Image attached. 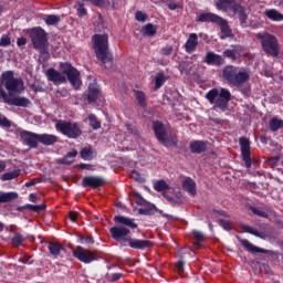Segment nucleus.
Segmentation results:
<instances>
[{"mask_svg": "<svg viewBox=\"0 0 283 283\" xmlns=\"http://www.w3.org/2000/svg\"><path fill=\"white\" fill-rule=\"evenodd\" d=\"M81 244H94V238L92 237H82L80 239Z\"/></svg>", "mask_w": 283, "mask_h": 283, "instance_id": "obj_53", "label": "nucleus"}, {"mask_svg": "<svg viewBox=\"0 0 283 283\" xmlns=\"http://www.w3.org/2000/svg\"><path fill=\"white\" fill-rule=\"evenodd\" d=\"M9 105H14L15 107H30V99L21 96L10 97Z\"/></svg>", "mask_w": 283, "mask_h": 283, "instance_id": "obj_26", "label": "nucleus"}, {"mask_svg": "<svg viewBox=\"0 0 283 283\" xmlns=\"http://www.w3.org/2000/svg\"><path fill=\"white\" fill-rule=\"evenodd\" d=\"M238 70H239L238 66H233V65L224 66L222 70V76L224 81H228L231 84V82L235 77Z\"/></svg>", "mask_w": 283, "mask_h": 283, "instance_id": "obj_21", "label": "nucleus"}, {"mask_svg": "<svg viewBox=\"0 0 283 283\" xmlns=\"http://www.w3.org/2000/svg\"><path fill=\"white\" fill-rule=\"evenodd\" d=\"M10 122L4 116H0V127H10Z\"/></svg>", "mask_w": 283, "mask_h": 283, "instance_id": "obj_56", "label": "nucleus"}, {"mask_svg": "<svg viewBox=\"0 0 283 283\" xmlns=\"http://www.w3.org/2000/svg\"><path fill=\"white\" fill-rule=\"evenodd\" d=\"M264 14L270 21L280 22L283 21V14L277 11V9H268Z\"/></svg>", "mask_w": 283, "mask_h": 283, "instance_id": "obj_27", "label": "nucleus"}, {"mask_svg": "<svg viewBox=\"0 0 283 283\" xmlns=\"http://www.w3.org/2000/svg\"><path fill=\"white\" fill-rule=\"evenodd\" d=\"M167 77L163 73H158L155 78V90H160L161 85H165Z\"/></svg>", "mask_w": 283, "mask_h": 283, "instance_id": "obj_39", "label": "nucleus"}, {"mask_svg": "<svg viewBox=\"0 0 283 283\" xmlns=\"http://www.w3.org/2000/svg\"><path fill=\"white\" fill-rule=\"evenodd\" d=\"M127 129L129 132V134L133 135V138L136 140L137 145H143V143H145V139H143V137H140V132H138V129L134 128V126L132 125H127Z\"/></svg>", "mask_w": 283, "mask_h": 283, "instance_id": "obj_34", "label": "nucleus"}, {"mask_svg": "<svg viewBox=\"0 0 283 283\" xmlns=\"http://www.w3.org/2000/svg\"><path fill=\"white\" fill-rule=\"evenodd\" d=\"M177 266V272L179 273V275H182L185 273V261L179 260L176 264Z\"/></svg>", "mask_w": 283, "mask_h": 283, "instance_id": "obj_52", "label": "nucleus"}, {"mask_svg": "<svg viewBox=\"0 0 283 283\" xmlns=\"http://www.w3.org/2000/svg\"><path fill=\"white\" fill-rule=\"evenodd\" d=\"M169 10H178V8H180V4L176 3V2H170L168 4Z\"/></svg>", "mask_w": 283, "mask_h": 283, "instance_id": "obj_62", "label": "nucleus"}, {"mask_svg": "<svg viewBox=\"0 0 283 283\" xmlns=\"http://www.w3.org/2000/svg\"><path fill=\"white\" fill-rule=\"evenodd\" d=\"M157 30L156 25L148 23L142 28V34H144V36H154Z\"/></svg>", "mask_w": 283, "mask_h": 283, "instance_id": "obj_35", "label": "nucleus"}, {"mask_svg": "<svg viewBox=\"0 0 283 283\" xmlns=\"http://www.w3.org/2000/svg\"><path fill=\"white\" fill-rule=\"evenodd\" d=\"M80 155L83 160H94L96 158V150L91 146H86L81 150Z\"/></svg>", "mask_w": 283, "mask_h": 283, "instance_id": "obj_28", "label": "nucleus"}, {"mask_svg": "<svg viewBox=\"0 0 283 283\" xmlns=\"http://www.w3.org/2000/svg\"><path fill=\"white\" fill-rule=\"evenodd\" d=\"M136 101L140 107H146L147 106V99L145 98V93L140 91L135 92Z\"/></svg>", "mask_w": 283, "mask_h": 283, "instance_id": "obj_41", "label": "nucleus"}, {"mask_svg": "<svg viewBox=\"0 0 283 283\" xmlns=\"http://www.w3.org/2000/svg\"><path fill=\"white\" fill-rule=\"evenodd\" d=\"M104 184H105V179H103V177L87 176V177H84L82 180L83 187H91L92 189H97V187H103Z\"/></svg>", "mask_w": 283, "mask_h": 283, "instance_id": "obj_16", "label": "nucleus"}, {"mask_svg": "<svg viewBox=\"0 0 283 283\" xmlns=\"http://www.w3.org/2000/svg\"><path fill=\"white\" fill-rule=\"evenodd\" d=\"M93 45L95 54L102 66L105 70H112L114 61L112 60V53H109V38L107 34H95L93 35Z\"/></svg>", "mask_w": 283, "mask_h": 283, "instance_id": "obj_2", "label": "nucleus"}, {"mask_svg": "<svg viewBox=\"0 0 283 283\" xmlns=\"http://www.w3.org/2000/svg\"><path fill=\"white\" fill-rule=\"evenodd\" d=\"M61 21L60 15L50 14L45 18L46 25H56Z\"/></svg>", "mask_w": 283, "mask_h": 283, "instance_id": "obj_43", "label": "nucleus"}, {"mask_svg": "<svg viewBox=\"0 0 283 283\" xmlns=\"http://www.w3.org/2000/svg\"><path fill=\"white\" fill-rule=\"evenodd\" d=\"M11 41H10V36L3 34L0 39V48H8V45H10Z\"/></svg>", "mask_w": 283, "mask_h": 283, "instance_id": "obj_50", "label": "nucleus"}, {"mask_svg": "<svg viewBox=\"0 0 283 283\" xmlns=\"http://www.w3.org/2000/svg\"><path fill=\"white\" fill-rule=\"evenodd\" d=\"M182 187L185 189V191H187V193H189V196H196L198 193V191L196 190V181H193V179L187 177L184 181H182Z\"/></svg>", "mask_w": 283, "mask_h": 283, "instance_id": "obj_23", "label": "nucleus"}, {"mask_svg": "<svg viewBox=\"0 0 283 283\" xmlns=\"http://www.w3.org/2000/svg\"><path fill=\"white\" fill-rule=\"evenodd\" d=\"M221 21L217 22V25L220 27L221 30V39H227V36H231V28L229 27V22L223 18H220Z\"/></svg>", "mask_w": 283, "mask_h": 283, "instance_id": "obj_29", "label": "nucleus"}, {"mask_svg": "<svg viewBox=\"0 0 283 283\" xmlns=\"http://www.w3.org/2000/svg\"><path fill=\"white\" fill-rule=\"evenodd\" d=\"M155 191H166V189H169V186L165 180H159L154 185Z\"/></svg>", "mask_w": 283, "mask_h": 283, "instance_id": "obj_45", "label": "nucleus"}, {"mask_svg": "<svg viewBox=\"0 0 283 283\" xmlns=\"http://www.w3.org/2000/svg\"><path fill=\"white\" fill-rule=\"evenodd\" d=\"M81 169H86L87 171H93L94 170V166L90 165V164H82Z\"/></svg>", "mask_w": 283, "mask_h": 283, "instance_id": "obj_59", "label": "nucleus"}, {"mask_svg": "<svg viewBox=\"0 0 283 283\" xmlns=\"http://www.w3.org/2000/svg\"><path fill=\"white\" fill-rule=\"evenodd\" d=\"M239 145L247 169H251V142L247 137H240Z\"/></svg>", "mask_w": 283, "mask_h": 283, "instance_id": "obj_11", "label": "nucleus"}, {"mask_svg": "<svg viewBox=\"0 0 283 283\" xmlns=\"http://www.w3.org/2000/svg\"><path fill=\"white\" fill-rule=\"evenodd\" d=\"M250 76L251 75L249 74V71H247L245 69L238 70L230 85H232L233 87H242V85H244V83L249 81Z\"/></svg>", "mask_w": 283, "mask_h": 283, "instance_id": "obj_15", "label": "nucleus"}, {"mask_svg": "<svg viewBox=\"0 0 283 283\" xmlns=\"http://www.w3.org/2000/svg\"><path fill=\"white\" fill-rule=\"evenodd\" d=\"M24 209H30V211H43L45 209V205H24Z\"/></svg>", "mask_w": 283, "mask_h": 283, "instance_id": "obj_46", "label": "nucleus"}, {"mask_svg": "<svg viewBox=\"0 0 283 283\" xmlns=\"http://www.w3.org/2000/svg\"><path fill=\"white\" fill-rule=\"evenodd\" d=\"M20 136L25 145H28V147H31V149H36L39 147V134L23 130L20 133Z\"/></svg>", "mask_w": 283, "mask_h": 283, "instance_id": "obj_14", "label": "nucleus"}, {"mask_svg": "<svg viewBox=\"0 0 283 283\" xmlns=\"http://www.w3.org/2000/svg\"><path fill=\"white\" fill-rule=\"evenodd\" d=\"M197 48H198V34L190 33L185 43V50L187 54H192V52H196Z\"/></svg>", "mask_w": 283, "mask_h": 283, "instance_id": "obj_19", "label": "nucleus"}, {"mask_svg": "<svg viewBox=\"0 0 283 283\" xmlns=\"http://www.w3.org/2000/svg\"><path fill=\"white\" fill-rule=\"evenodd\" d=\"M23 241H24L23 235L17 233L12 239V244H14V247H19Z\"/></svg>", "mask_w": 283, "mask_h": 283, "instance_id": "obj_51", "label": "nucleus"}, {"mask_svg": "<svg viewBox=\"0 0 283 283\" xmlns=\"http://www.w3.org/2000/svg\"><path fill=\"white\" fill-rule=\"evenodd\" d=\"M48 249L51 255H61V251H63V245L59 243H49Z\"/></svg>", "mask_w": 283, "mask_h": 283, "instance_id": "obj_37", "label": "nucleus"}, {"mask_svg": "<svg viewBox=\"0 0 283 283\" xmlns=\"http://www.w3.org/2000/svg\"><path fill=\"white\" fill-rule=\"evenodd\" d=\"M2 81L8 92H17L21 94L23 92V81L21 78H14V72L6 71L2 73Z\"/></svg>", "mask_w": 283, "mask_h": 283, "instance_id": "obj_9", "label": "nucleus"}, {"mask_svg": "<svg viewBox=\"0 0 283 283\" xmlns=\"http://www.w3.org/2000/svg\"><path fill=\"white\" fill-rule=\"evenodd\" d=\"M241 229H243V231L245 233H250V235H255V238H260L261 240H266V233L260 232V231H258L256 229H253L250 226L241 224Z\"/></svg>", "mask_w": 283, "mask_h": 283, "instance_id": "obj_31", "label": "nucleus"}, {"mask_svg": "<svg viewBox=\"0 0 283 283\" xmlns=\"http://www.w3.org/2000/svg\"><path fill=\"white\" fill-rule=\"evenodd\" d=\"M114 222L119 226H115L109 229L111 238L118 242L120 247H127L130 240V231L129 229H137L138 224L134 221V219L125 216H115Z\"/></svg>", "mask_w": 283, "mask_h": 283, "instance_id": "obj_1", "label": "nucleus"}, {"mask_svg": "<svg viewBox=\"0 0 283 283\" xmlns=\"http://www.w3.org/2000/svg\"><path fill=\"white\" fill-rule=\"evenodd\" d=\"M240 243L242 244V247L245 248V250L249 251V253H264V249H261V248H258V247L253 245V243H251L247 239H241Z\"/></svg>", "mask_w": 283, "mask_h": 283, "instance_id": "obj_30", "label": "nucleus"}, {"mask_svg": "<svg viewBox=\"0 0 283 283\" xmlns=\"http://www.w3.org/2000/svg\"><path fill=\"white\" fill-rule=\"evenodd\" d=\"M256 39L261 40L263 52L270 54V56H277L280 54V45L277 44V38L270 33H258Z\"/></svg>", "mask_w": 283, "mask_h": 283, "instance_id": "obj_7", "label": "nucleus"}, {"mask_svg": "<svg viewBox=\"0 0 283 283\" xmlns=\"http://www.w3.org/2000/svg\"><path fill=\"white\" fill-rule=\"evenodd\" d=\"M19 176H21V170L17 169V170L3 174L0 178L3 182H6L8 180H14V178H19Z\"/></svg>", "mask_w": 283, "mask_h": 283, "instance_id": "obj_36", "label": "nucleus"}, {"mask_svg": "<svg viewBox=\"0 0 283 283\" xmlns=\"http://www.w3.org/2000/svg\"><path fill=\"white\" fill-rule=\"evenodd\" d=\"M250 211H252L254 216H259V218H269V214L265 211H262L255 207H251Z\"/></svg>", "mask_w": 283, "mask_h": 283, "instance_id": "obj_48", "label": "nucleus"}, {"mask_svg": "<svg viewBox=\"0 0 283 283\" xmlns=\"http://www.w3.org/2000/svg\"><path fill=\"white\" fill-rule=\"evenodd\" d=\"M190 151L192 154H203V151H207V143L202 140H195L190 143Z\"/></svg>", "mask_w": 283, "mask_h": 283, "instance_id": "obj_25", "label": "nucleus"}, {"mask_svg": "<svg viewBox=\"0 0 283 283\" xmlns=\"http://www.w3.org/2000/svg\"><path fill=\"white\" fill-rule=\"evenodd\" d=\"M218 10H222L223 12H228L231 14V17H235V14H239V21L241 25L244 28L247 27V19H249V15L247 14V10H244V7L238 4L233 0H219L216 3Z\"/></svg>", "mask_w": 283, "mask_h": 283, "instance_id": "obj_4", "label": "nucleus"}, {"mask_svg": "<svg viewBox=\"0 0 283 283\" xmlns=\"http://www.w3.org/2000/svg\"><path fill=\"white\" fill-rule=\"evenodd\" d=\"M76 156H78V151L73 149V150L69 151L65 157H63L62 163L64 165H72V163H74V158H76Z\"/></svg>", "mask_w": 283, "mask_h": 283, "instance_id": "obj_38", "label": "nucleus"}, {"mask_svg": "<svg viewBox=\"0 0 283 283\" xmlns=\"http://www.w3.org/2000/svg\"><path fill=\"white\" fill-rule=\"evenodd\" d=\"M163 52H164V54H165L166 56H169V55H171V53L174 52V48H171V46L164 48V49H163Z\"/></svg>", "mask_w": 283, "mask_h": 283, "instance_id": "obj_58", "label": "nucleus"}, {"mask_svg": "<svg viewBox=\"0 0 283 283\" xmlns=\"http://www.w3.org/2000/svg\"><path fill=\"white\" fill-rule=\"evenodd\" d=\"M221 18L222 17L216 13L207 12L199 14L198 21H200L201 23H219V21H221Z\"/></svg>", "mask_w": 283, "mask_h": 283, "instance_id": "obj_20", "label": "nucleus"}, {"mask_svg": "<svg viewBox=\"0 0 283 283\" xmlns=\"http://www.w3.org/2000/svg\"><path fill=\"white\" fill-rule=\"evenodd\" d=\"M60 70L62 74H65V76H67L69 82L74 87V90H78V87L83 85V82L81 81V73L78 72V70L74 69L72 64L62 63L60 64Z\"/></svg>", "mask_w": 283, "mask_h": 283, "instance_id": "obj_10", "label": "nucleus"}, {"mask_svg": "<svg viewBox=\"0 0 283 283\" xmlns=\"http://www.w3.org/2000/svg\"><path fill=\"white\" fill-rule=\"evenodd\" d=\"M25 43H27L25 38H19L17 40V44L19 45V48H21V45H25Z\"/></svg>", "mask_w": 283, "mask_h": 283, "instance_id": "obj_64", "label": "nucleus"}, {"mask_svg": "<svg viewBox=\"0 0 283 283\" xmlns=\"http://www.w3.org/2000/svg\"><path fill=\"white\" fill-rule=\"evenodd\" d=\"M127 247H130V249H135L137 251H147V249H151V247H154V242L130 237Z\"/></svg>", "mask_w": 283, "mask_h": 283, "instance_id": "obj_13", "label": "nucleus"}, {"mask_svg": "<svg viewBox=\"0 0 283 283\" xmlns=\"http://www.w3.org/2000/svg\"><path fill=\"white\" fill-rule=\"evenodd\" d=\"M55 129L66 138L76 139L83 134V125L81 123L59 119L55 122Z\"/></svg>", "mask_w": 283, "mask_h": 283, "instance_id": "obj_5", "label": "nucleus"}, {"mask_svg": "<svg viewBox=\"0 0 283 283\" xmlns=\"http://www.w3.org/2000/svg\"><path fill=\"white\" fill-rule=\"evenodd\" d=\"M76 8L78 17H85V14H87V9H85V4L83 2H77Z\"/></svg>", "mask_w": 283, "mask_h": 283, "instance_id": "obj_47", "label": "nucleus"}, {"mask_svg": "<svg viewBox=\"0 0 283 283\" xmlns=\"http://www.w3.org/2000/svg\"><path fill=\"white\" fill-rule=\"evenodd\" d=\"M242 48L235 46L234 49H228L223 52V56L231 59L232 61H238L242 56Z\"/></svg>", "mask_w": 283, "mask_h": 283, "instance_id": "obj_24", "label": "nucleus"}, {"mask_svg": "<svg viewBox=\"0 0 283 283\" xmlns=\"http://www.w3.org/2000/svg\"><path fill=\"white\" fill-rule=\"evenodd\" d=\"M207 101L213 105V109L218 108L221 112L229 109V101H231V92L228 88H212L206 94Z\"/></svg>", "mask_w": 283, "mask_h": 283, "instance_id": "obj_3", "label": "nucleus"}, {"mask_svg": "<svg viewBox=\"0 0 283 283\" xmlns=\"http://www.w3.org/2000/svg\"><path fill=\"white\" fill-rule=\"evenodd\" d=\"M203 63H207V65H217V66L224 65V57L213 52H208L203 57Z\"/></svg>", "mask_w": 283, "mask_h": 283, "instance_id": "obj_18", "label": "nucleus"}, {"mask_svg": "<svg viewBox=\"0 0 283 283\" xmlns=\"http://www.w3.org/2000/svg\"><path fill=\"white\" fill-rule=\"evenodd\" d=\"M17 198H19L17 192H0V203L12 202Z\"/></svg>", "mask_w": 283, "mask_h": 283, "instance_id": "obj_33", "label": "nucleus"}, {"mask_svg": "<svg viewBox=\"0 0 283 283\" xmlns=\"http://www.w3.org/2000/svg\"><path fill=\"white\" fill-rule=\"evenodd\" d=\"M46 76L49 81L54 83V85H61L62 83H65V81H67V78L65 77V75H63V73L54 69H49L46 71Z\"/></svg>", "mask_w": 283, "mask_h": 283, "instance_id": "obj_17", "label": "nucleus"}, {"mask_svg": "<svg viewBox=\"0 0 283 283\" xmlns=\"http://www.w3.org/2000/svg\"><path fill=\"white\" fill-rule=\"evenodd\" d=\"M69 216L72 222H76V219L78 218V213H76L75 211H71Z\"/></svg>", "mask_w": 283, "mask_h": 283, "instance_id": "obj_61", "label": "nucleus"}, {"mask_svg": "<svg viewBox=\"0 0 283 283\" xmlns=\"http://www.w3.org/2000/svg\"><path fill=\"white\" fill-rule=\"evenodd\" d=\"M153 129L156 135L157 140L165 145V147H174L178 145V139L176 138V134L171 133L167 134V126H165L160 122L153 123Z\"/></svg>", "mask_w": 283, "mask_h": 283, "instance_id": "obj_6", "label": "nucleus"}, {"mask_svg": "<svg viewBox=\"0 0 283 283\" xmlns=\"http://www.w3.org/2000/svg\"><path fill=\"white\" fill-rule=\"evenodd\" d=\"M31 43L34 50H38L40 54H48V34L41 28H34L31 30Z\"/></svg>", "mask_w": 283, "mask_h": 283, "instance_id": "obj_8", "label": "nucleus"}, {"mask_svg": "<svg viewBox=\"0 0 283 283\" xmlns=\"http://www.w3.org/2000/svg\"><path fill=\"white\" fill-rule=\"evenodd\" d=\"M96 98H98V88L96 87V84H90L87 101L88 103H95Z\"/></svg>", "mask_w": 283, "mask_h": 283, "instance_id": "obj_32", "label": "nucleus"}, {"mask_svg": "<svg viewBox=\"0 0 283 283\" xmlns=\"http://www.w3.org/2000/svg\"><path fill=\"white\" fill-rule=\"evenodd\" d=\"M73 255H74V258L80 260V262H83L84 264H91V262H95V260H96V255H94V253H92V251H90L83 247H77L73 251Z\"/></svg>", "mask_w": 283, "mask_h": 283, "instance_id": "obj_12", "label": "nucleus"}, {"mask_svg": "<svg viewBox=\"0 0 283 283\" xmlns=\"http://www.w3.org/2000/svg\"><path fill=\"white\" fill-rule=\"evenodd\" d=\"M130 178H133V180H136V182H145V178H143V176H140V174H138V171L133 170L130 172Z\"/></svg>", "mask_w": 283, "mask_h": 283, "instance_id": "obj_49", "label": "nucleus"}, {"mask_svg": "<svg viewBox=\"0 0 283 283\" xmlns=\"http://www.w3.org/2000/svg\"><path fill=\"white\" fill-rule=\"evenodd\" d=\"M219 224L220 227H222V229H224L226 231H231V226L229 224V222L227 220H219Z\"/></svg>", "mask_w": 283, "mask_h": 283, "instance_id": "obj_55", "label": "nucleus"}, {"mask_svg": "<svg viewBox=\"0 0 283 283\" xmlns=\"http://www.w3.org/2000/svg\"><path fill=\"white\" fill-rule=\"evenodd\" d=\"M56 140H59L56 135L39 134V143H41V145H45V147L54 145Z\"/></svg>", "mask_w": 283, "mask_h": 283, "instance_id": "obj_22", "label": "nucleus"}, {"mask_svg": "<svg viewBox=\"0 0 283 283\" xmlns=\"http://www.w3.org/2000/svg\"><path fill=\"white\" fill-rule=\"evenodd\" d=\"M88 1V3H92L93 6H101L103 3V0H83Z\"/></svg>", "mask_w": 283, "mask_h": 283, "instance_id": "obj_63", "label": "nucleus"}, {"mask_svg": "<svg viewBox=\"0 0 283 283\" xmlns=\"http://www.w3.org/2000/svg\"><path fill=\"white\" fill-rule=\"evenodd\" d=\"M281 127H283V120L277 118H272V120L270 122L271 132H277L279 129H281Z\"/></svg>", "mask_w": 283, "mask_h": 283, "instance_id": "obj_40", "label": "nucleus"}, {"mask_svg": "<svg viewBox=\"0 0 283 283\" xmlns=\"http://www.w3.org/2000/svg\"><path fill=\"white\" fill-rule=\"evenodd\" d=\"M120 277H123L122 273H114V274H111L109 280H111V282H118V280H120Z\"/></svg>", "mask_w": 283, "mask_h": 283, "instance_id": "obj_57", "label": "nucleus"}, {"mask_svg": "<svg viewBox=\"0 0 283 283\" xmlns=\"http://www.w3.org/2000/svg\"><path fill=\"white\" fill-rule=\"evenodd\" d=\"M135 19H136V21H146V19H147V14H145V13H143V11H137L136 13H135Z\"/></svg>", "mask_w": 283, "mask_h": 283, "instance_id": "obj_54", "label": "nucleus"}, {"mask_svg": "<svg viewBox=\"0 0 283 283\" xmlns=\"http://www.w3.org/2000/svg\"><path fill=\"white\" fill-rule=\"evenodd\" d=\"M192 234L195 240H197V242L195 243V247L197 249H200V242H205V234L200 231H192Z\"/></svg>", "mask_w": 283, "mask_h": 283, "instance_id": "obj_44", "label": "nucleus"}, {"mask_svg": "<svg viewBox=\"0 0 283 283\" xmlns=\"http://www.w3.org/2000/svg\"><path fill=\"white\" fill-rule=\"evenodd\" d=\"M36 182H40L39 179H31L30 181L25 182V187H34V185H36Z\"/></svg>", "mask_w": 283, "mask_h": 283, "instance_id": "obj_60", "label": "nucleus"}, {"mask_svg": "<svg viewBox=\"0 0 283 283\" xmlns=\"http://www.w3.org/2000/svg\"><path fill=\"white\" fill-rule=\"evenodd\" d=\"M90 125L93 129H101V122L94 114L88 115Z\"/></svg>", "mask_w": 283, "mask_h": 283, "instance_id": "obj_42", "label": "nucleus"}]
</instances>
